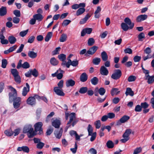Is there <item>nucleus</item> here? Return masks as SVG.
Returning <instances> with one entry per match:
<instances>
[{
  "instance_id": "f257e3e1",
  "label": "nucleus",
  "mask_w": 154,
  "mask_h": 154,
  "mask_svg": "<svg viewBox=\"0 0 154 154\" xmlns=\"http://www.w3.org/2000/svg\"><path fill=\"white\" fill-rule=\"evenodd\" d=\"M69 116V120L67 123V126H66L67 129L71 126V125L70 124L71 123H72L73 120L75 119V113L74 112H72L70 114H69L68 113L66 112L65 113V117L66 120L68 119Z\"/></svg>"
},
{
  "instance_id": "f03ea898",
  "label": "nucleus",
  "mask_w": 154,
  "mask_h": 154,
  "mask_svg": "<svg viewBox=\"0 0 154 154\" xmlns=\"http://www.w3.org/2000/svg\"><path fill=\"white\" fill-rule=\"evenodd\" d=\"M132 130L130 129H127L122 135L124 138L121 140L120 141L122 143H125L129 139V136L131 133Z\"/></svg>"
},
{
  "instance_id": "7ed1b4c3",
  "label": "nucleus",
  "mask_w": 154,
  "mask_h": 154,
  "mask_svg": "<svg viewBox=\"0 0 154 154\" xmlns=\"http://www.w3.org/2000/svg\"><path fill=\"white\" fill-rule=\"evenodd\" d=\"M43 124L41 122H38L35 124L34 125L35 128V131L38 134L41 135L43 133V129L42 127Z\"/></svg>"
},
{
  "instance_id": "20e7f679",
  "label": "nucleus",
  "mask_w": 154,
  "mask_h": 154,
  "mask_svg": "<svg viewBox=\"0 0 154 154\" xmlns=\"http://www.w3.org/2000/svg\"><path fill=\"white\" fill-rule=\"evenodd\" d=\"M122 75L121 70L119 69H116L114 70L113 73L111 76V78L113 79L117 80L121 77Z\"/></svg>"
},
{
  "instance_id": "39448f33",
  "label": "nucleus",
  "mask_w": 154,
  "mask_h": 154,
  "mask_svg": "<svg viewBox=\"0 0 154 154\" xmlns=\"http://www.w3.org/2000/svg\"><path fill=\"white\" fill-rule=\"evenodd\" d=\"M13 105L15 109H17L20 106L22 103L21 98L19 97H15L13 98Z\"/></svg>"
},
{
  "instance_id": "423d86ee",
  "label": "nucleus",
  "mask_w": 154,
  "mask_h": 154,
  "mask_svg": "<svg viewBox=\"0 0 154 154\" xmlns=\"http://www.w3.org/2000/svg\"><path fill=\"white\" fill-rule=\"evenodd\" d=\"M130 119V117L127 115H124L122 116L119 120L116 122V125L119 126L122 123L127 122Z\"/></svg>"
},
{
  "instance_id": "0eeeda50",
  "label": "nucleus",
  "mask_w": 154,
  "mask_h": 154,
  "mask_svg": "<svg viewBox=\"0 0 154 154\" xmlns=\"http://www.w3.org/2000/svg\"><path fill=\"white\" fill-rule=\"evenodd\" d=\"M33 140L35 143H37L36 147L37 149H41L45 145V144L44 143L41 142V140L40 139L34 137Z\"/></svg>"
},
{
  "instance_id": "6e6552de",
  "label": "nucleus",
  "mask_w": 154,
  "mask_h": 154,
  "mask_svg": "<svg viewBox=\"0 0 154 154\" xmlns=\"http://www.w3.org/2000/svg\"><path fill=\"white\" fill-rule=\"evenodd\" d=\"M22 60H19L17 66V69H19L21 67H22L24 69H27L29 67L30 65L28 62H26L23 64H22Z\"/></svg>"
},
{
  "instance_id": "1a4fd4ad",
  "label": "nucleus",
  "mask_w": 154,
  "mask_h": 154,
  "mask_svg": "<svg viewBox=\"0 0 154 154\" xmlns=\"http://www.w3.org/2000/svg\"><path fill=\"white\" fill-rule=\"evenodd\" d=\"M64 71L59 69L54 73L52 74L51 75L53 77H56L58 79H61L63 76V73Z\"/></svg>"
},
{
  "instance_id": "9d476101",
  "label": "nucleus",
  "mask_w": 154,
  "mask_h": 154,
  "mask_svg": "<svg viewBox=\"0 0 154 154\" xmlns=\"http://www.w3.org/2000/svg\"><path fill=\"white\" fill-rule=\"evenodd\" d=\"M98 47L96 46H94L90 48L89 50L88 51L85 55L88 56V54L92 55L94 54L96 51L98 49Z\"/></svg>"
},
{
  "instance_id": "9b49d317",
  "label": "nucleus",
  "mask_w": 154,
  "mask_h": 154,
  "mask_svg": "<svg viewBox=\"0 0 154 154\" xmlns=\"http://www.w3.org/2000/svg\"><path fill=\"white\" fill-rule=\"evenodd\" d=\"M35 99V95L34 97H29L26 100L27 104L31 105H35L36 103Z\"/></svg>"
},
{
  "instance_id": "f8f14e48",
  "label": "nucleus",
  "mask_w": 154,
  "mask_h": 154,
  "mask_svg": "<svg viewBox=\"0 0 154 154\" xmlns=\"http://www.w3.org/2000/svg\"><path fill=\"white\" fill-rule=\"evenodd\" d=\"M54 91L57 95L60 96H64L65 94L62 89H60L57 87H55L54 88Z\"/></svg>"
},
{
  "instance_id": "ddd939ff",
  "label": "nucleus",
  "mask_w": 154,
  "mask_h": 154,
  "mask_svg": "<svg viewBox=\"0 0 154 154\" xmlns=\"http://www.w3.org/2000/svg\"><path fill=\"white\" fill-rule=\"evenodd\" d=\"M92 31L91 28H86L83 29L81 32V36H84L86 34H90Z\"/></svg>"
},
{
  "instance_id": "4468645a",
  "label": "nucleus",
  "mask_w": 154,
  "mask_h": 154,
  "mask_svg": "<svg viewBox=\"0 0 154 154\" xmlns=\"http://www.w3.org/2000/svg\"><path fill=\"white\" fill-rule=\"evenodd\" d=\"M148 16L146 14H142L138 16L136 18V21L137 22H140L142 21L146 20Z\"/></svg>"
},
{
  "instance_id": "2eb2a0df",
  "label": "nucleus",
  "mask_w": 154,
  "mask_h": 154,
  "mask_svg": "<svg viewBox=\"0 0 154 154\" xmlns=\"http://www.w3.org/2000/svg\"><path fill=\"white\" fill-rule=\"evenodd\" d=\"M26 87H24L23 89L22 95L23 96H26L27 93L29 91L30 87L27 83H26Z\"/></svg>"
},
{
  "instance_id": "dca6fc26",
  "label": "nucleus",
  "mask_w": 154,
  "mask_h": 154,
  "mask_svg": "<svg viewBox=\"0 0 154 154\" xmlns=\"http://www.w3.org/2000/svg\"><path fill=\"white\" fill-rule=\"evenodd\" d=\"M125 23L130 26V29H132L134 26V24L132 23L131 20L128 17H126L124 19Z\"/></svg>"
},
{
  "instance_id": "f3484780",
  "label": "nucleus",
  "mask_w": 154,
  "mask_h": 154,
  "mask_svg": "<svg viewBox=\"0 0 154 154\" xmlns=\"http://www.w3.org/2000/svg\"><path fill=\"white\" fill-rule=\"evenodd\" d=\"M17 150L18 151H23V152L28 153L29 151V148L26 146H23L21 147H19L17 148Z\"/></svg>"
},
{
  "instance_id": "a211bd4d",
  "label": "nucleus",
  "mask_w": 154,
  "mask_h": 154,
  "mask_svg": "<svg viewBox=\"0 0 154 154\" xmlns=\"http://www.w3.org/2000/svg\"><path fill=\"white\" fill-rule=\"evenodd\" d=\"M100 73L103 75H107L109 73V72L107 69L104 66L101 67L100 69Z\"/></svg>"
},
{
  "instance_id": "6ab92c4d",
  "label": "nucleus",
  "mask_w": 154,
  "mask_h": 154,
  "mask_svg": "<svg viewBox=\"0 0 154 154\" xmlns=\"http://www.w3.org/2000/svg\"><path fill=\"white\" fill-rule=\"evenodd\" d=\"M65 84L67 87H73L75 84V81L71 79L67 80L65 83Z\"/></svg>"
},
{
  "instance_id": "aec40b11",
  "label": "nucleus",
  "mask_w": 154,
  "mask_h": 154,
  "mask_svg": "<svg viewBox=\"0 0 154 154\" xmlns=\"http://www.w3.org/2000/svg\"><path fill=\"white\" fill-rule=\"evenodd\" d=\"M85 4L84 3H81L79 4H74L72 6V8L73 9L76 10L80 7H85Z\"/></svg>"
},
{
  "instance_id": "412c9836",
  "label": "nucleus",
  "mask_w": 154,
  "mask_h": 154,
  "mask_svg": "<svg viewBox=\"0 0 154 154\" xmlns=\"http://www.w3.org/2000/svg\"><path fill=\"white\" fill-rule=\"evenodd\" d=\"M52 125L55 128H58L60 125V121L59 120L56 119L52 122Z\"/></svg>"
},
{
  "instance_id": "4be33fe9",
  "label": "nucleus",
  "mask_w": 154,
  "mask_h": 154,
  "mask_svg": "<svg viewBox=\"0 0 154 154\" xmlns=\"http://www.w3.org/2000/svg\"><path fill=\"white\" fill-rule=\"evenodd\" d=\"M145 79L147 80V82L148 84H152L154 82V75L152 76L149 75L148 77L145 78Z\"/></svg>"
},
{
  "instance_id": "5701e85b",
  "label": "nucleus",
  "mask_w": 154,
  "mask_h": 154,
  "mask_svg": "<svg viewBox=\"0 0 154 154\" xmlns=\"http://www.w3.org/2000/svg\"><path fill=\"white\" fill-rule=\"evenodd\" d=\"M7 13L6 7H2L0 8V16H3L5 15Z\"/></svg>"
},
{
  "instance_id": "b1692460",
  "label": "nucleus",
  "mask_w": 154,
  "mask_h": 154,
  "mask_svg": "<svg viewBox=\"0 0 154 154\" xmlns=\"http://www.w3.org/2000/svg\"><path fill=\"white\" fill-rule=\"evenodd\" d=\"M28 56L31 58L34 59L37 56V54L36 52L33 51H29L28 52Z\"/></svg>"
},
{
  "instance_id": "393cba45",
  "label": "nucleus",
  "mask_w": 154,
  "mask_h": 154,
  "mask_svg": "<svg viewBox=\"0 0 154 154\" xmlns=\"http://www.w3.org/2000/svg\"><path fill=\"white\" fill-rule=\"evenodd\" d=\"M85 11V7H80L76 11V15L77 16H79L82 14Z\"/></svg>"
},
{
  "instance_id": "a878e982",
  "label": "nucleus",
  "mask_w": 154,
  "mask_h": 154,
  "mask_svg": "<svg viewBox=\"0 0 154 154\" xmlns=\"http://www.w3.org/2000/svg\"><path fill=\"white\" fill-rule=\"evenodd\" d=\"M33 18L38 21H42L43 18V17L42 15L40 14H38L33 15Z\"/></svg>"
},
{
  "instance_id": "bb28decb",
  "label": "nucleus",
  "mask_w": 154,
  "mask_h": 154,
  "mask_svg": "<svg viewBox=\"0 0 154 154\" xmlns=\"http://www.w3.org/2000/svg\"><path fill=\"white\" fill-rule=\"evenodd\" d=\"M32 128V125H26L23 129V132L24 133H27Z\"/></svg>"
},
{
  "instance_id": "cd10ccee",
  "label": "nucleus",
  "mask_w": 154,
  "mask_h": 154,
  "mask_svg": "<svg viewBox=\"0 0 154 154\" xmlns=\"http://www.w3.org/2000/svg\"><path fill=\"white\" fill-rule=\"evenodd\" d=\"M88 79V76L85 73H83L80 76V81L83 82H84L86 81Z\"/></svg>"
},
{
  "instance_id": "c85d7f7f",
  "label": "nucleus",
  "mask_w": 154,
  "mask_h": 154,
  "mask_svg": "<svg viewBox=\"0 0 154 154\" xmlns=\"http://www.w3.org/2000/svg\"><path fill=\"white\" fill-rule=\"evenodd\" d=\"M101 57L103 61H106L108 59V56L106 53L103 51L101 53Z\"/></svg>"
},
{
  "instance_id": "c756f323",
  "label": "nucleus",
  "mask_w": 154,
  "mask_h": 154,
  "mask_svg": "<svg viewBox=\"0 0 154 154\" xmlns=\"http://www.w3.org/2000/svg\"><path fill=\"white\" fill-rule=\"evenodd\" d=\"M91 15H90L88 14L85 17L82 19L80 21V23L81 24H83L86 22L88 19L90 17Z\"/></svg>"
},
{
  "instance_id": "7c9ffc66",
  "label": "nucleus",
  "mask_w": 154,
  "mask_h": 154,
  "mask_svg": "<svg viewBox=\"0 0 154 154\" xmlns=\"http://www.w3.org/2000/svg\"><path fill=\"white\" fill-rule=\"evenodd\" d=\"M27 133L28 136L29 138H32L36 134L33 128L31 129Z\"/></svg>"
},
{
  "instance_id": "2f4dec72",
  "label": "nucleus",
  "mask_w": 154,
  "mask_h": 154,
  "mask_svg": "<svg viewBox=\"0 0 154 154\" xmlns=\"http://www.w3.org/2000/svg\"><path fill=\"white\" fill-rule=\"evenodd\" d=\"M125 94L126 96H128L129 95L131 96H132L134 95V93L133 91H132L131 88H126Z\"/></svg>"
},
{
  "instance_id": "473e14b6",
  "label": "nucleus",
  "mask_w": 154,
  "mask_h": 154,
  "mask_svg": "<svg viewBox=\"0 0 154 154\" xmlns=\"http://www.w3.org/2000/svg\"><path fill=\"white\" fill-rule=\"evenodd\" d=\"M8 40L11 44H14L17 41L16 38L13 36H9L8 38Z\"/></svg>"
},
{
  "instance_id": "72a5a7b5",
  "label": "nucleus",
  "mask_w": 154,
  "mask_h": 154,
  "mask_svg": "<svg viewBox=\"0 0 154 154\" xmlns=\"http://www.w3.org/2000/svg\"><path fill=\"white\" fill-rule=\"evenodd\" d=\"M122 29L124 31H127L128 29H130V26H128L125 23H122L121 24Z\"/></svg>"
},
{
  "instance_id": "f704fd0d",
  "label": "nucleus",
  "mask_w": 154,
  "mask_h": 154,
  "mask_svg": "<svg viewBox=\"0 0 154 154\" xmlns=\"http://www.w3.org/2000/svg\"><path fill=\"white\" fill-rule=\"evenodd\" d=\"M98 79L97 77H94L91 79V84L94 85H97L98 82Z\"/></svg>"
},
{
  "instance_id": "c9c22d12",
  "label": "nucleus",
  "mask_w": 154,
  "mask_h": 154,
  "mask_svg": "<svg viewBox=\"0 0 154 154\" xmlns=\"http://www.w3.org/2000/svg\"><path fill=\"white\" fill-rule=\"evenodd\" d=\"M53 35V33L51 32H49L47 34L45 38V41L48 42L51 39Z\"/></svg>"
},
{
  "instance_id": "e433bc0d",
  "label": "nucleus",
  "mask_w": 154,
  "mask_h": 154,
  "mask_svg": "<svg viewBox=\"0 0 154 154\" xmlns=\"http://www.w3.org/2000/svg\"><path fill=\"white\" fill-rule=\"evenodd\" d=\"M8 88L9 89H10L11 91L12 92H13V94L12 96H10L11 97H16L17 95V91L14 88H13L12 86H8Z\"/></svg>"
},
{
  "instance_id": "4c0bfd02",
  "label": "nucleus",
  "mask_w": 154,
  "mask_h": 154,
  "mask_svg": "<svg viewBox=\"0 0 154 154\" xmlns=\"http://www.w3.org/2000/svg\"><path fill=\"white\" fill-rule=\"evenodd\" d=\"M101 61V59L100 58L96 57L94 58L92 60L93 63L95 65H98Z\"/></svg>"
},
{
  "instance_id": "58836bf2",
  "label": "nucleus",
  "mask_w": 154,
  "mask_h": 154,
  "mask_svg": "<svg viewBox=\"0 0 154 154\" xmlns=\"http://www.w3.org/2000/svg\"><path fill=\"white\" fill-rule=\"evenodd\" d=\"M50 62L52 65L54 66L57 65L58 63V61L54 57H52L50 59Z\"/></svg>"
},
{
  "instance_id": "ea45409f",
  "label": "nucleus",
  "mask_w": 154,
  "mask_h": 154,
  "mask_svg": "<svg viewBox=\"0 0 154 154\" xmlns=\"http://www.w3.org/2000/svg\"><path fill=\"white\" fill-rule=\"evenodd\" d=\"M95 43V40L93 38H91L88 39V45L89 46L93 45Z\"/></svg>"
},
{
  "instance_id": "a19ab883",
  "label": "nucleus",
  "mask_w": 154,
  "mask_h": 154,
  "mask_svg": "<svg viewBox=\"0 0 154 154\" xmlns=\"http://www.w3.org/2000/svg\"><path fill=\"white\" fill-rule=\"evenodd\" d=\"M35 97L38 100H42L46 103H47L48 102V100L45 97H40L38 95H35Z\"/></svg>"
},
{
  "instance_id": "79ce46f5",
  "label": "nucleus",
  "mask_w": 154,
  "mask_h": 154,
  "mask_svg": "<svg viewBox=\"0 0 154 154\" xmlns=\"http://www.w3.org/2000/svg\"><path fill=\"white\" fill-rule=\"evenodd\" d=\"M11 74L13 75L14 77L19 75V72L17 70L15 69H12L11 70Z\"/></svg>"
},
{
  "instance_id": "37998d69",
  "label": "nucleus",
  "mask_w": 154,
  "mask_h": 154,
  "mask_svg": "<svg viewBox=\"0 0 154 154\" xmlns=\"http://www.w3.org/2000/svg\"><path fill=\"white\" fill-rule=\"evenodd\" d=\"M106 146L109 148H112L114 146V143L110 140H108L106 143Z\"/></svg>"
},
{
  "instance_id": "c03bdc74",
  "label": "nucleus",
  "mask_w": 154,
  "mask_h": 154,
  "mask_svg": "<svg viewBox=\"0 0 154 154\" xmlns=\"http://www.w3.org/2000/svg\"><path fill=\"white\" fill-rule=\"evenodd\" d=\"M138 38L139 41H143V39L145 38L144 33L143 32L140 33L138 36Z\"/></svg>"
},
{
  "instance_id": "a18cd8bd",
  "label": "nucleus",
  "mask_w": 154,
  "mask_h": 154,
  "mask_svg": "<svg viewBox=\"0 0 154 154\" xmlns=\"http://www.w3.org/2000/svg\"><path fill=\"white\" fill-rule=\"evenodd\" d=\"M66 35L63 33L61 35V36L60 39V41L61 42H65L66 40Z\"/></svg>"
},
{
  "instance_id": "49530a36",
  "label": "nucleus",
  "mask_w": 154,
  "mask_h": 154,
  "mask_svg": "<svg viewBox=\"0 0 154 154\" xmlns=\"http://www.w3.org/2000/svg\"><path fill=\"white\" fill-rule=\"evenodd\" d=\"M59 59L62 61H64L66 59V55L63 54H61L58 56Z\"/></svg>"
},
{
  "instance_id": "de8ad7c7",
  "label": "nucleus",
  "mask_w": 154,
  "mask_h": 154,
  "mask_svg": "<svg viewBox=\"0 0 154 154\" xmlns=\"http://www.w3.org/2000/svg\"><path fill=\"white\" fill-rule=\"evenodd\" d=\"M88 91V88L86 87H82L80 88L79 92L81 94H85Z\"/></svg>"
},
{
  "instance_id": "09e8293b",
  "label": "nucleus",
  "mask_w": 154,
  "mask_h": 154,
  "mask_svg": "<svg viewBox=\"0 0 154 154\" xmlns=\"http://www.w3.org/2000/svg\"><path fill=\"white\" fill-rule=\"evenodd\" d=\"M119 92L118 88H113L111 90V94L112 96H113L115 94H118Z\"/></svg>"
},
{
  "instance_id": "8fccbe9b",
  "label": "nucleus",
  "mask_w": 154,
  "mask_h": 154,
  "mask_svg": "<svg viewBox=\"0 0 154 154\" xmlns=\"http://www.w3.org/2000/svg\"><path fill=\"white\" fill-rule=\"evenodd\" d=\"M32 75L35 77H36L38 75V73L37 71L35 69H34L33 70H31Z\"/></svg>"
},
{
  "instance_id": "3c124183",
  "label": "nucleus",
  "mask_w": 154,
  "mask_h": 154,
  "mask_svg": "<svg viewBox=\"0 0 154 154\" xmlns=\"http://www.w3.org/2000/svg\"><path fill=\"white\" fill-rule=\"evenodd\" d=\"M87 130L88 133V135H91V134H93V129L90 125H89L87 128Z\"/></svg>"
},
{
  "instance_id": "603ef678",
  "label": "nucleus",
  "mask_w": 154,
  "mask_h": 154,
  "mask_svg": "<svg viewBox=\"0 0 154 154\" xmlns=\"http://www.w3.org/2000/svg\"><path fill=\"white\" fill-rule=\"evenodd\" d=\"M142 150V148L139 147L135 149L134 151L133 154H138L140 153Z\"/></svg>"
},
{
  "instance_id": "864d4df0",
  "label": "nucleus",
  "mask_w": 154,
  "mask_h": 154,
  "mask_svg": "<svg viewBox=\"0 0 154 154\" xmlns=\"http://www.w3.org/2000/svg\"><path fill=\"white\" fill-rule=\"evenodd\" d=\"M98 92L99 94L101 95H103L105 92V90L103 88H100L99 89Z\"/></svg>"
},
{
  "instance_id": "5fc2aeb1",
  "label": "nucleus",
  "mask_w": 154,
  "mask_h": 154,
  "mask_svg": "<svg viewBox=\"0 0 154 154\" xmlns=\"http://www.w3.org/2000/svg\"><path fill=\"white\" fill-rule=\"evenodd\" d=\"M7 60L5 59H3L2 60V67L4 68L6 67V65L7 64Z\"/></svg>"
},
{
  "instance_id": "6e6d98bb",
  "label": "nucleus",
  "mask_w": 154,
  "mask_h": 154,
  "mask_svg": "<svg viewBox=\"0 0 154 154\" xmlns=\"http://www.w3.org/2000/svg\"><path fill=\"white\" fill-rule=\"evenodd\" d=\"M89 136H91L90 138V141L91 142L94 141L96 137V132L93 133L91 134V135H88Z\"/></svg>"
},
{
  "instance_id": "4d7b16f0",
  "label": "nucleus",
  "mask_w": 154,
  "mask_h": 154,
  "mask_svg": "<svg viewBox=\"0 0 154 154\" xmlns=\"http://www.w3.org/2000/svg\"><path fill=\"white\" fill-rule=\"evenodd\" d=\"M71 22V21L70 20H64L62 23V25L63 26H66L69 24Z\"/></svg>"
},
{
  "instance_id": "13d9d810",
  "label": "nucleus",
  "mask_w": 154,
  "mask_h": 154,
  "mask_svg": "<svg viewBox=\"0 0 154 154\" xmlns=\"http://www.w3.org/2000/svg\"><path fill=\"white\" fill-rule=\"evenodd\" d=\"M78 148V146L76 143H75V147L74 148H71L70 149V150L73 154H75Z\"/></svg>"
},
{
  "instance_id": "bf43d9fd",
  "label": "nucleus",
  "mask_w": 154,
  "mask_h": 154,
  "mask_svg": "<svg viewBox=\"0 0 154 154\" xmlns=\"http://www.w3.org/2000/svg\"><path fill=\"white\" fill-rule=\"evenodd\" d=\"M14 14L17 17H19L20 16V12L19 10H16L14 11Z\"/></svg>"
},
{
  "instance_id": "052dcab7",
  "label": "nucleus",
  "mask_w": 154,
  "mask_h": 154,
  "mask_svg": "<svg viewBox=\"0 0 154 154\" xmlns=\"http://www.w3.org/2000/svg\"><path fill=\"white\" fill-rule=\"evenodd\" d=\"M15 81L17 83L20 84L21 82V78L19 75L14 77Z\"/></svg>"
},
{
  "instance_id": "680f3d73",
  "label": "nucleus",
  "mask_w": 154,
  "mask_h": 154,
  "mask_svg": "<svg viewBox=\"0 0 154 154\" xmlns=\"http://www.w3.org/2000/svg\"><path fill=\"white\" fill-rule=\"evenodd\" d=\"M96 128H99L101 126V122L100 120L96 121L94 123Z\"/></svg>"
},
{
  "instance_id": "e2e57ef3",
  "label": "nucleus",
  "mask_w": 154,
  "mask_h": 154,
  "mask_svg": "<svg viewBox=\"0 0 154 154\" xmlns=\"http://www.w3.org/2000/svg\"><path fill=\"white\" fill-rule=\"evenodd\" d=\"M54 114V112H52L50 113L47 116L46 119V121L47 122H48L50 120V119L52 117Z\"/></svg>"
},
{
  "instance_id": "0e129e2a",
  "label": "nucleus",
  "mask_w": 154,
  "mask_h": 154,
  "mask_svg": "<svg viewBox=\"0 0 154 154\" xmlns=\"http://www.w3.org/2000/svg\"><path fill=\"white\" fill-rule=\"evenodd\" d=\"M55 134L56 137L58 138H60L62 135V132L60 131H56L55 132Z\"/></svg>"
},
{
  "instance_id": "69168bd1",
  "label": "nucleus",
  "mask_w": 154,
  "mask_h": 154,
  "mask_svg": "<svg viewBox=\"0 0 154 154\" xmlns=\"http://www.w3.org/2000/svg\"><path fill=\"white\" fill-rule=\"evenodd\" d=\"M107 116L108 118L112 119L115 117V114L113 112H109L107 114Z\"/></svg>"
},
{
  "instance_id": "338daca9",
  "label": "nucleus",
  "mask_w": 154,
  "mask_h": 154,
  "mask_svg": "<svg viewBox=\"0 0 154 154\" xmlns=\"http://www.w3.org/2000/svg\"><path fill=\"white\" fill-rule=\"evenodd\" d=\"M136 79V77L135 76L131 75L129 77L128 81L129 82H131L134 81Z\"/></svg>"
},
{
  "instance_id": "774afa93",
  "label": "nucleus",
  "mask_w": 154,
  "mask_h": 154,
  "mask_svg": "<svg viewBox=\"0 0 154 154\" xmlns=\"http://www.w3.org/2000/svg\"><path fill=\"white\" fill-rule=\"evenodd\" d=\"M134 110L136 112H141L142 110V107L141 106L139 105H137L135 107Z\"/></svg>"
}]
</instances>
